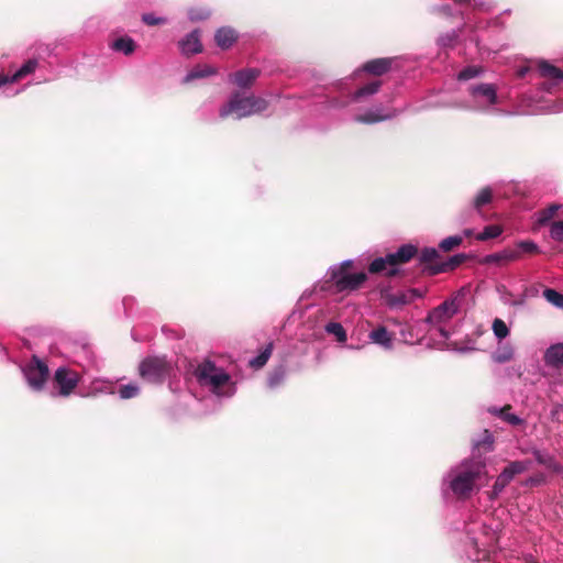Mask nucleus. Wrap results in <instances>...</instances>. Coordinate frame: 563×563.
<instances>
[{
	"label": "nucleus",
	"mask_w": 563,
	"mask_h": 563,
	"mask_svg": "<svg viewBox=\"0 0 563 563\" xmlns=\"http://www.w3.org/2000/svg\"><path fill=\"white\" fill-rule=\"evenodd\" d=\"M142 21L147 25L165 24L167 20L162 16H156L153 13H145L142 15Z\"/></svg>",
	"instance_id": "obj_52"
},
{
	"label": "nucleus",
	"mask_w": 563,
	"mask_h": 563,
	"mask_svg": "<svg viewBox=\"0 0 563 563\" xmlns=\"http://www.w3.org/2000/svg\"><path fill=\"white\" fill-rule=\"evenodd\" d=\"M367 280V274L364 272L349 273L344 279L339 280V287L335 292H352L358 290Z\"/></svg>",
	"instance_id": "obj_15"
},
{
	"label": "nucleus",
	"mask_w": 563,
	"mask_h": 563,
	"mask_svg": "<svg viewBox=\"0 0 563 563\" xmlns=\"http://www.w3.org/2000/svg\"><path fill=\"white\" fill-rule=\"evenodd\" d=\"M133 299L132 298H124L123 299V306L125 308V310L130 309L131 308V303H132Z\"/></svg>",
	"instance_id": "obj_56"
},
{
	"label": "nucleus",
	"mask_w": 563,
	"mask_h": 563,
	"mask_svg": "<svg viewBox=\"0 0 563 563\" xmlns=\"http://www.w3.org/2000/svg\"><path fill=\"white\" fill-rule=\"evenodd\" d=\"M514 353V347L509 343L500 344L493 353L492 358L495 363L503 364L511 361Z\"/></svg>",
	"instance_id": "obj_28"
},
{
	"label": "nucleus",
	"mask_w": 563,
	"mask_h": 563,
	"mask_svg": "<svg viewBox=\"0 0 563 563\" xmlns=\"http://www.w3.org/2000/svg\"><path fill=\"white\" fill-rule=\"evenodd\" d=\"M432 13L443 18H451L461 14L460 11L453 9L450 4L435 5L432 8Z\"/></svg>",
	"instance_id": "obj_49"
},
{
	"label": "nucleus",
	"mask_w": 563,
	"mask_h": 563,
	"mask_svg": "<svg viewBox=\"0 0 563 563\" xmlns=\"http://www.w3.org/2000/svg\"><path fill=\"white\" fill-rule=\"evenodd\" d=\"M260 76V70L256 68H245L238 70L233 74L229 75V81L234 84L236 87L241 89H246L252 87L257 77Z\"/></svg>",
	"instance_id": "obj_14"
},
{
	"label": "nucleus",
	"mask_w": 563,
	"mask_h": 563,
	"mask_svg": "<svg viewBox=\"0 0 563 563\" xmlns=\"http://www.w3.org/2000/svg\"><path fill=\"white\" fill-rule=\"evenodd\" d=\"M353 265L352 260H345L341 263L334 264L328 268L327 282L332 284L334 290L339 287V280L344 279L350 273L349 268Z\"/></svg>",
	"instance_id": "obj_18"
},
{
	"label": "nucleus",
	"mask_w": 563,
	"mask_h": 563,
	"mask_svg": "<svg viewBox=\"0 0 563 563\" xmlns=\"http://www.w3.org/2000/svg\"><path fill=\"white\" fill-rule=\"evenodd\" d=\"M467 99L462 108L484 114H500L498 88L492 82H472L466 88Z\"/></svg>",
	"instance_id": "obj_4"
},
{
	"label": "nucleus",
	"mask_w": 563,
	"mask_h": 563,
	"mask_svg": "<svg viewBox=\"0 0 563 563\" xmlns=\"http://www.w3.org/2000/svg\"><path fill=\"white\" fill-rule=\"evenodd\" d=\"M287 377V369L285 365L275 367L267 377V386L271 389L278 388Z\"/></svg>",
	"instance_id": "obj_27"
},
{
	"label": "nucleus",
	"mask_w": 563,
	"mask_h": 563,
	"mask_svg": "<svg viewBox=\"0 0 563 563\" xmlns=\"http://www.w3.org/2000/svg\"><path fill=\"white\" fill-rule=\"evenodd\" d=\"M415 294V290L398 292L385 291L383 292V298L390 308H398L406 303H409L412 300Z\"/></svg>",
	"instance_id": "obj_20"
},
{
	"label": "nucleus",
	"mask_w": 563,
	"mask_h": 563,
	"mask_svg": "<svg viewBox=\"0 0 563 563\" xmlns=\"http://www.w3.org/2000/svg\"><path fill=\"white\" fill-rule=\"evenodd\" d=\"M416 254L415 245L404 244L396 252L373 260L368 265V272L388 277L395 276L399 273V265L409 262Z\"/></svg>",
	"instance_id": "obj_7"
},
{
	"label": "nucleus",
	"mask_w": 563,
	"mask_h": 563,
	"mask_svg": "<svg viewBox=\"0 0 563 563\" xmlns=\"http://www.w3.org/2000/svg\"><path fill=\"white\" fill-rule=\"evenodd\" d=\"M347 349H350V350H355V349H357V347H356V346H353V345H347Z\"/></svg>",
	"instance_id": "obj_60"
},
{
	"label": "nucleus",
	"mask_w": 563,
	"mask_h": 563,
	"mask_svg": "<svg viewBox=\"0 0 563 563\" xmlns=\"http://www.w3.org/2000/svg\"><path fill=\"white\" fill-rule=\"evenodd\" d=\"M236 40V31L229 26H222L218 29L214 34V41L217 45L222 49L230 48L235 43Z\"/></svg>",
	"instance_id": "obj_21"
},
{
	"label": "nucleus",
	"mask_w": 563,
	"mask_h": 563,
	"mask_svg": "<svg viewBox=\"0 0 563 563\" xmlns=\"http://www.w3.org/2000/svg\"><path fill=\"white\" fill-rule=\"evenodd\" d=\"M463 242V236L461 235H451V236H448L445 239H443L440 243H439V249L442 251V252H449L457 246H460Z\"/></svg>",
	"instance_id": "obj_45"
},
{
	"label": "nucleus",
	"mask_w": 563,
	"mask_h": 563,
	"mask_svg": "<svg viewBox=\"0 0 563 563\" xmlns=\"http://www.w3.org/2000/svg\"><path fill=\"white\" fill-rule=\"evenodd\" d=\"M22 372L27 386L34 391H41L44 388L49 374L47 365L37 356H33Z\"/></svg>",
	"instance_id": "obj_9"
},
{
	"label": "nucleus",
	"mask_w": 563,
	"mask_h": 563,
	"mask_svg": "<svg viewBox=\"0 0 563 563\" xmlns=\"http://www.w3.org/2000/svg\"><path fill=\"white\" fill-rule=\"evenodd\" d=\"M519 261V252L515 247H507L500 252L492 253L483 258L486 265H505L510 262Z\"/></svg>",
	"instance_id": "obj_17"
},
{
	"label": "nucleus",
	"mask_w": 563,
	"mask_h": 563,
	"mask_svg": "<svg viewBox=\"0 0 563 563\" xmlns=\"http://www.w3.org/2000/svg\"><path fill=\"white\" fill-rule=\"evenodd\" d=\"M487 479L484 462L475 457L466 459L452 466L443 476L442 490L465 500L477 493Z\"/></svg>",
	"instance_id": "obj_2"
},
{
	"label": "nucleus",
	"mask_w": 563,
	"mask_h": 563,
	"mask_svg": "<svg viewBox=\"0 0 563 563\" xmlns=\"http://www.w3.org/2000/svg\"><path fill=\"white\" fill-rule=\"evenodd\" d=\"M325 331L333 334L340 343L346 342L347 335L343 325L339 322H329L325 325Z\"/></svg>",
	"instance_id": "obj_42"
},
{
	"label": "nucleus",
	"mask_w": 563,
	"mask_h": 563,
	"mask_svg": "<svg viewBox=\"0 0 563 563\" xmlns=\"http://www.w3.org/2000/svg\"><path fill=\"white\" fill-rule=\"evenodd\" d=\"M473 233H474V230H473V229H464V230H463V232H462V234H461V236H463V239H464V238H470V236H472V235H473Z\"/></svg>",
	"instance_id": "obj_55"
},
{
	"label": "nucleus",
	"mask_w": 563,
	"mask_h": 563,
	"mask_svg": "<svg viewBox=\"0 0 563 563\" xmlns=\"http://www.w3.org/2000/svg\"><path fill=\"white\" fill-rule=\"evenodd\" d=\"M211 15V11L205 7H192L188 9V19L192 22L207 20Z\"/></svg>",
	"instance_id": "obj_43"
},
{
	"label": "nucleus",
	"mask_w": 563,
	"mask_h": 563,
	"mask_svg": "<svg viewBox=\"0 0 563 563\" xmlns=\"http://www.w3.org/2000/svg\"><path fill=\"white\" fill-rule=\"evenodd\" d=\"M526 73H527V68H521L518 70V76L523 77L526 75Z\"/></svg>",
	"instance_id": "obj_58"
},
{
	"label": "nucleus",
	"mask_w": 563,
	"mask_h": 563,
	"mask_svg": "<svg viewBox=\"0 0 563 563\" xmlns=\"http://www.w3.org/2000/svg\"><path fill=\"white\" fill-rule=\"evenodd\" d=\"M493 444L494 438L492 433H489L488 430H485L481 439L473 442V454L475 455L476 452L481 453L482 450L484 452H489L493 450Z\"/></svg>",
	"instance_id": "obj_32"
},
{
	"label": "nucleus",
	"mask_w": 563,
	"mask_h": 563,
	"mask_svg": "<svg viewBox=\"0 0 563 563\" xmlns=\"http://www.w3.org/2000/svg\"><path fill=\"white\" fill-rule=\"evenodd\" d=\"M493 194L490 188L485 187L477 192L472 202V207L483 217L482 208L492 201Z\"/></svg>",
	"instance_id": "obj_31"
},
{
	"label": "nucleus",
	"mask_w": 563,
	"mask_h": 563,
	"mask_svg": "<svg viewBox=\"0 0 563 563\" xmlns=\"http://www.w3.org/2000/svg\"><path fill=\"white\" fill-rule=\"evenodd\" d=\"M543 297L554 307L563 309V295L561 292L552 288H545L543 290Z\"/></svg>",
	"instance_id": "obj_44"
},
{
	"label": "nucleus",
	"mask_w": 563,
	"mask_h": 563,
	"mask_svg": "<svg viewBox=\"0 0 563 563\" xmlns=\"http://www.w3.org/2000/svg\"><path fill=\"white\" fill-rule=\"evenodd\" d=\"M510 407H504V408H490L489 412H492L496 418L501 419L504 422H523L519 417L516 415L509 413Z\"/></svg>",
	"instance_id": "obj_40"
},
{
	"label": "nucleus",
	"mask_w": 563,
	"mask_h": 563,
	"mask_svg": "<svg viewBox=\"0 0 563 563\" xmlns=\"http://www.w3.org/2000/svg\"><path fill=\"white\" fill-rule=\"evenodd\" d=\"M510 478L507 474L500 473V475L497 477L494 487H493V494L495 496L499 495L503 489L510 483Z\"/></svg>",
	"instance_id": "obj_51"
},
{
	"label": "nucleus",
	"mask_w": 563,
	"mask_h": 563,
	"mask_svg": "<svg viewBox=\"0 0 563 563\" xmlns=\"http://www.w3.org/2000/svg\"><path fill=\"white\" fill-rule=\"evenodd\" d=\"M368 340L371 343L378 345L385 351H390L394 347V334L387 330L384 325L374 328L368 333Z\"/></svg>",
	"instance_id": "obj_13"
},
{
	"label": "nucleus",
	"mask_w": 563,
	"mask_h": 563,
	"mask_svg": "<svg viewBox=\"0 0 563 563\" xmlns=\"http://www.w3.org/2000/svg\"><path fill=\"white\" fill-rule=\"evenodd\" d=\"M391 58H376L367 62L363 69L374 75H383L391 67Z\"/></svg>",
	"instance_id": "obj_24"
},
{
	"label": "nucleus",
	"mask_w": 563,
	"mask_h": 563,
	"mask_svg": "<svg viewBox=\"0 0 563 563\" xmlns=\"http://www.w3.org/2000/svg\"><path fill=\"white\" fill-rule=\"evenodd\" d=\"M273 352V344L268 343L257 356L249 361V365L255 369L263 367L269 360Z\"/></svg>",
	"instance_id": "obj_34"
},
{
	"label": "nucleus",
	"mask_w": 563,
	"mask_h": 563,
	"mask_svg": "<svg viewBox=\"0 0 563 563\" xmlns=\"http://www.w3.org/2000/svg\"><path fill=\"white\" fill-rule=\"evenodd\" d=\"M471 41L474 42L477 46L479 45L477 37H471Z\"/></svg>",
	"instance_id": "obj_59"
},
{
	"label": "nucleus",
	"mask_w": 563,
	"mask_h": 563,
	"mask_svg": "<svg viewBox=\"0 0 563 563\" xmlns=\"http://www.w3.org/2000/svg\"><path fill=\"white\" fill-rule=\"evenodd\" d=\"M503 233V228L500 225H487L484 230L476 235V240L478 241H487L490 239H496Z\"/></svg>",
	"instance_id": "obj_41"
},
{
	"label": "nucleus",
	"mask_w": 563,
	"mask_h": 563,
	"mask_svg": "<svg viewBox=\"0 0 563 563\" xmlns=\"http://www.w3.org/2000/svg\"><path fill=\"white\" fill-rule=\"evenodd\" d=\"M110 47L114 52H119L128 56L135 51L136 45L132 37L125 35L113 40L110 44Z\"/></svg>",
	"instance_id": "obj_23"
},
{
	"label": "nucleus",
	"mask_w": 563,
	"mask_h": 563,
	"mask_svg": "<svg viewBox=\"0 0 563 563\" xmlns=\"http://www.w3.org/2000/svg\"><path fill=\"white\" fill-rule=\"evenodd\" d=\"M439 257V252L435 247H424L419 253V262L421 264L432 263Z\"/></svg>",
	"instance_id": "obj_48"
},
{
	"label": "nucleus",
	"mask_w": 563,
	"mask_h": 563,
	"mask_svg": "<svg viewBox=\"0 0 563 563\" xmlns=\"http://www.w3.org/2000/svg\"><path fill=\"white\" fill-rule=\"evenodd\" d=\"M37 67V60L36 59H29L26 63H24L12 76H10L11 82H15L25 76L34 73V70Z\"/></svg>",
	"instance_id": "obj_38"
},
{
	"label": "nucleus",
	"mask_w": 563,
	"mask_h": 563,
	"mask_svg": "<svg viewBox=\"0 0 563 563\" xmlns=\"http://www.w3.org/2000/svg\"><path fill=\"white\" fill-rule=\"evenodd\" d=\"M397 115V111L389 107L382 104L373 106L366 110L357 108V112L354 114L353 120L357 123L363 124H375L382 121L390 120Z\"/></svg>",
	"instance_id": "obj_10"
},
{
	"label": "nucleus",
	"mask_w": 563,
	"mask_h": 563,
	"mask_svg": "<svg viewBox=\"0 0 563 563\" xmlns=\"http://www.w3.org/2000/svg\"><path fill=\"white\" fill-rule=\"evenodd\" d=\"M534 456L538 463L544 465L547 468L552 470L553 472L560 473L563 471V467L555 462L554 457L544 451H534Z\"/></svg>",
	"instance_id": "obj_30"
},
{
	"label": "nucleus",
	"mask_w": 563,
	"mask_h": 563,
	"mask_svg": "<svg viewBox=\"0 0 563 563\" xmlns=\"http://www.w3.org/2000/svg\"><path fill=\"white\" fill-rule=\"evenodd\" d=\"M538 73L542 78L538 89L521 98V107L527 114L560 113L563 112V101H555L551 96L555 95L563 86V70L548 60L538 63Z\"/></svg>",
	"instance_id": "obj_1"
},
{
	"label": "nucleus",
	"mask_w": 563,
	"mask_h": 563,
	"mask_svg": "<svg viewBox=\"0 0 563 563\" xmlns=\"http://www.w3.org/2000/svg\"><path fill=\"white\" fill-rule=\"evenodd\" d=\"M465 257H466L465 254H455V255L451 256L446 262L432 268V273L438 274L441 272L454 269L455 267H457L459 265H461L464 262Z\"/></svg>",
	"instance_id": "obj_35"
},
{
	"label": "nucleus",
	"mask_w": 563,
	"mask_h": 563,
	"mask_svg": "<svg viewBox=\"0 0 563 563\" xmlns=\"http://www.w3.org/2000/svg\"><path fill=\"white\" fill-rule=\"evenodd\" d=\"M485 73V68L479 65H470L464 67L457 74L459 81H468L478 77H482Z\"/></svg>",
	"instance_id": "obj_29"
},
{
	"label": "nucleus",
	"mask_w": 563,
	"mask_h": 563,
	"mask_svg": "<svg viewBox=\"0 0 563 563\" xmlns=\"http://www.w3.org/2000/svg\"><path fill=\"white\" fill-rule=\"evenodd\" d=\"M547 366L552 368L563 367V343H555L550 345L543 356Z\"/></svg>",
	"instance_id": "obj_19"
},
{
	"label": "nucleus",
	"mask_w": 563,
	"mask_h": 563,
	"mask_svg": "<svg viewBox=\"0 0 563 563\" xmlns=\"http://www.w3.org/2000/svg\"><path fill=\"white\" fill-rule=\"evenodd\" d=\"M173 372V364L165 356H148L139 365L140 376L154 384L163 383Z\"/></svg>",
	"instance_id": "obj_8"
},
{
	"label": "nucleus",
	"mask_w": 563,
	"mask_h": 563,
	"mask_svg": "<svg viewBox=\"0 0 563 563\" xmlns=\"http://www.w3.org/2000/svg\"><path fill=\"white\" fill-rule=\"evenodd\" d=\"M380 85H382L380 80H373V81L366 84L365 86L361 87L360 89H357L353 95L349 96L343 101L333 100L332 106L335 108H344L352 102H354V103L364 102L367 100L368 97H372L378 92Z\"/></svg>",
	"instance_id": "obj_12"
},
{
	"label": "nucleus",
	"mask_w": 563,
	"mask_h": 563,
	"mask_svg": "<svg viewBox=\"0 0 563 563\" xmlns=\"http://www.w3.org/2000/svg\"><path fill=\"white\" fill-rule=\"evenodd\" d=\"M89 394H91V395L115 394V383L108 380V379H102V378L93 379L89 386Z\"/></svg>",
	"instance_id": "obj_25"
},
{
	"label": "nucleus",
	"mask_w": 563,
	"mask_h": 563,
	"mask_svg": "<svg viewBox=\"0 0 563 563\" xmlns=\"http://www.w3.org/2000/svg\"><path fill=\"white\" fill-rule=\"evenodd\" d=\"M217 73V69L210 65H196L183 79V84H189L196 79L206 78Z\"/></svg>",
	"instance_id": "obj_22"
},
{
	"label": "nucleus",
	"mask_w": 563,
	"mask_h": 563,
	"mask_svg": "<svg viewBox=\"0 0 563 563\" xmlns=\"http://www.w3.org/2000/svg\"><path fill=\"white\" fill-rule=\"evenodd\" d=\"M550 236L556 242H563V220L551 223Z\"/></svg>",
	"instance_id": "obj_50"
},
{
	"label": "nucleus",
	"mask_w": 563,
	"mask_h": 563,
	"mask_svg": "<svg viewBox=\"0 0 563 563\" xmlns=\"http://www.w3.org/2000/svg\"><path fill=\"white\" fill-rule=\"evenodd\" d=\"M459 37V33L456 31H451L445 34H442L438 37V45L446 48L452 47Z\"/></svg>",
	"instance_id": "obj_47"
},
{
	"label": "nucleus",
	"mask_w": 563,
	"mask_h": 563,
	"mask_svg": "<svg viewBox=\"0 0 563 563\" xmlns=\"http://www.w3.org/2000/svg\"><path fill=\"white\" fill-rule=\"evenodd\" d=\"M529 483L533 484V483H534V479H533V478H530V479H529Z\"/></svg>",
	"instance_id": "obj_62"
},
{
	"label": "nucleus",
	"mask_w": 563,
	"mask_h": 563,
	"mask_svg": "<svg viewBox=\"0 0 563 563\" xmlns=\"http://www.w3.org/2000/svg\"><path fill=\"white\" fill-rule=\"evenodd\" d=\"M195 376L201 386L207 387L218 397L230 398L236 391L235 382L231 375L211 361L200 363L195 371Z\"/></svg>",
	"instance_id": "obj_5"
},
{
	"label": "nucleus",
	"mask_w": 563,
	"mask_h": 563,
	"mask_svg": "<svg viewBox=\"0 0 563 563\" xmlns=\"http://www.w3.org/2000/svg\"><path fill=\"white\" fill-rule=\"evenodd\" d=\"M527 299H528V294H527V289L520 295L518 296L517 298H514V299H506L505 302L509 306H512V307H520V306H523L526 305L527 302Z\"/></svg>",
	"instance_id": "obj_53"
},
{
	"label": "nucleus",
	"mask_w": 563,
	"mask_h": 563,
	"mask_svg": "<svg viewBox=\"0 0 563 563\" xmlns=\"http://www.w3.org/2000/svg\"><path fill=\"white\" fill-rule=\"evenodd\" d=\"M141 387L136 382H129L128 384H115V394L120 399H132L140 395Z\"/></svg>",
	"instance_id": "obj_26"
},
{
	"label": "nucleus",
	"mask_w": 563,
	"mask_h": 563,
	"mask_svg": "<svg viewBox=\"0 0 563 563\" xmlns=\"http://www.w3.org/2000/svg\"><path fill=\"white\" fill-rule=\"evenodd\" d=\"M78 384V375L76 372L65 367H59L54 375L53 396H69Z\"/></svg>",
	"instance_id": "obj_11"
},
{
	"label": "nucleus",
	"mask_w": 563,
	"mask_h": 563,
	"mask_svg": "<svg viewBox=\"0 0 563 563\" xmlns=\"http://www.w3.org/2000/svg\"><path fill=\"white\" fill-rule=\"evenodd\" d=\"M510 12H511V10H509V9L504 11L505 14H510Z\"/></svg>",
	"instance_id": "obj_61"
},
{
	"label": "nucleus",
	"mask_w": 563,
	"mask_h": 563,
	"mask_svg": "<svg viewBox=\"0 0 563 563\" xmlns=\"http://www.w3.org/2000/svg\"><path fill=\"white\" fill-rule=\"evenodd\" d=\"M180 53L185 56L198 54L202 51L200 34L194 30L178 42Z\"/></svg>",
	"instance_id": "obj_16"
},
{
	"label": "nucleus",
	"mask_w": 563,
	"mask_h": 563,
	"mask_svg": "<svg viewBox=\"0 0 563 563\" xmlns=\"http://www.w3.org/2000/svg\"><path fill=\"white\" fill-rule=\"evenodd\" d=\"M561 208L560 205H551L542 210H539L536 213V221L539 225H545L550 222V220L556 214L559 209Z\"/></svg>",
	"instance_id": "obj_36"
},
{
	"label": "nucleus",
	"mask_w": 563,
	"mask_h": 563,
	"mask_svg": "<svg viewBox=\"0 0 563 563\" xmlns=\"http://www.w3.org/2000/svg\"><path fill=\"white\" fill-rule=\"evenodd\" d=\"M530 465H531L530 460L515 461V462H511L509 465H507L505 467V470L503 471V473L507 474L509 476L510 481H512L515 475L521 474V473L528 471Z\"/></svg>",
	"instance_id": "obj_33"
},
{
	"label": "nucleus",
	"mask_w": 563,
	"mask_h": 563,
	"mask_svg": "<svg viewBox=\"0 0 563 563\" xmlns=\"http://www.w3.org/2000/svg\"><path fill=\"white\" fill-rule=\"evenodd\" d=\"M268 101L260 96L246 95L242 91L232 92L228 101L219 109L221 119L234 118L236 120L264 112Z\"/></svg>",
	"instance_id": "obj_6"
},
{
	"label": "nucleus",
	"mask_w": 563,
	"mask_h": 563,
	"mask_svg": "<svg viewBox=\"0 0 563 563\" xmlns=\"http://www.w3.org/2000/svg\"><path fill=\"white\" fill-rule=\"evenodd\" d=\"M470 544L472 547V551L467 550V556L473 561H481L482 559H485L487 555V552L485 550L479 549V540H477L475 537L471 536L472 531H467Z\"/></svg>",
	"instance_id": "obj_37"
},
{
	"label": "nucleus",
	"mask_w": 563,
	"mask_h": 563,
	"mask_svg": "<svg viewBox=\"0 0 563 563\" xmlns=\"http://www.w3.org/2000/svg\"><path fill=\"white\" fill-rule=\"evenodd\" d=\"M7 84H11L10 76L0 74V87L4 86Z\"/></svg>",
	"instance_id": "obj_54"
},
{
	"label": "nucleus",
	"mask_w": 563,
	"mask_h": 563,
	"mask_svg": "<svg viewBox=\"0 0 563 563\" xmlns=\"http://www.w3.org/2000/svg\"><path fill=\"white\" fill-rule=\"evenodd\" d=\"M492 330L494 335L500 341L509 335V328L506 322L499 318L493 321Z\"/></svg>",
	"instance_id": "obj_46"
},
{
	"label": "nucleus",
	"mask_w": 563,
	"mask_h": 563,
	"mask_svg": "<svg viewBox=\"0 0 563 563\" xmlns=\"http://www.w3.org/2000/svg\"><path fill=\"white\" fill-rule=\"evenodd\" d=\"M460 310L457 297L445 300L431 310L427 317L429 324L428 333L434 340V346L443 349L446 340L453 333L452 319Z\"/></svg>",
	"instance_id": "obj_3"
},
{
	"label": "nucleus",
	"mask_w": 563,
	"mask_h": 563,
	"mask_svg": "<svg viewBox=\"0 0 563 563\" xmlns=\"http://www.w3.org/2000/svg\"><path fill=\"white\" fill-rule=\"evenodd\" d=\"M468 27H471V21H470V19H467V20L464 22V24H463L462 29L460 30V33L464 32V31H465V30H467Z\"/></svg>",
	"instance_id": "obj_57"
},
{
	"label": "nucleus",
	"mask_w": 563,
	"mask_h": 563,
	"mask_svg": "<svg viewBox=\"0 0 563 563\" xmlns=\"http://www.w3.org/2000/svg\"><path fill=\"white\" fill-rule=\"evenodd\" d=\"M515 250L519 252V260L523 254H537L540 253L539 245L531 240H522L516 243Z\"/></svg>",
	"instance_id": "obj_39"
}]
</instances>
